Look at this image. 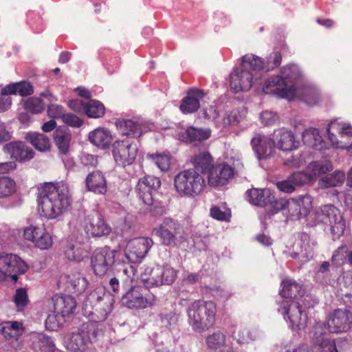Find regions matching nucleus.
<instances>
[{
    "label": "nucleus",
    "mask_w": 352,
    "mask_h": 352,
    "mask_svg": "<svg viewBox=\"0 0 352 352\" xmlns=\"http://www.w3.org/2000/svg\"><path fill=\"white\" fill-rule=\"evenodd\" d=\"M114 299L109 293L98 288L91 291L83 302L85 314L94 321L84 322L77 331L72 332L67 342V349L73 352H85L91 349L100 333L99 322L104 321L113 309Z\"/></svg>",
    "instance_id": "1"
},
{
    "label": "nucleus",
    "mask_w": 352,
    "mask_h": 352,
    "mask_svg": "<svg viewBox=\"0 0 352 352\" xmlns=\"http://www.w3.org/2000/svg\"><path fill=\"white\" fill-rule=\"evenodd\" d=\"M279 294L283 299L276 301L279 306L278 311L284 316L292 330L304 329L308 317L302 311V305L294 300L304 295L302 285L294 280L284 279L281 283Z\"/></svg>",
    "instance_id": "2"
},
{
    "label": "nucleus",
    "mask_w": 352,
    "mask_h": 352,
    "mask_svg": "<svg viewBox=\"0 0 352 352\" xmlns=\"http://www.w3.org/2000/svg\"><path fill=\"white\" fill-rule=\"evenodd\" d=\"M37 203L41 215L49 219H56L71 205L68 188L63 184L45 183L38 188Z\"/></svg>",
    "instance_id": "3"
},
{
    "label": "nucleus",
    "mask_w": 352,
    "mask_h": 352,
    "mask_svg": "<svg viewBox=\"0 0 352 352\" xmlns=\"http://www.w3.org/2000/svg\"><path fill=\"white\" fill-rule=\"evenodd\" d=\"M316 223H322L329 226L333 241L340 239L346 230V221L340 210L333 205H324L314 214Z\"/></svg>",
    "instance_id": "4"
},
{
    "label": "nucleus",
    "mask_w": 352,
    "mask_h": 352,
    "mask_svg": "<svg viewBox=\"0 0 352 352\" xmlns=\"http://www.w3.org/2000/svg\"><path fill=\"white\" fill-rule=\"evenodd\" d=\"M122 252L120 250H113L106 245L96 249L91 256V267L96 276H104L112 270L113 265L120 262Z\"/></svg>",
    "instance_id": "5"
},
{
    "label": "nucleus",
    "mask_w": 352,
    "mask_h": 352,
    "mask_svg": "<svg viewBox=\"0 0 352 352\" xmlns=\"http://www.w3.org/2000/svg\"><path fill=\"white\" fill-rule=\"evenodd\" d=\"M149 287L140 285L131 286L122 294V304L131 309H144L153 306L155 301V297L150 294Z\"/></svg>",
    "instance_id": "6"
},
{
    "label": "nucleus",
    "mask_w": 352,
    "mask_h": 352,
    "mask_svg": "<svg viewBox=\"0 0 352 352\" xmlns=\"http://www.w3.org/2000/svg\"><path fill=\"white\" fill-rule=\"evenodd\" d=\"M117 130L122 135H126L127 138H140L142 135L148 132L156 131L160 129H168L169 126H158L151 121H138L128 118H118L115 122Z\"/></svg>",
    "instance_id": "7"
},
{
    "label": "nucleus",
    "mask_w": 352,
    "mask_h": 352,
    "mask_svg": "<svg viewBox=\"0 0 352 352\" xmlns=\"http://www.w3.org/2000/svg\"><path fill=\"white\" fill-rule=\"evenodd\" d=\"M177 277V271L168 265L147 267L141 274V280L146 287L171 285Z\"/></svg>",
    "instance_id": "8"
},
{
    "label": "nucleus",
    "mask_w": 352,
    "mask_h": 352,
    "mask_svg": "<svg viewBox=\"0 0 352 352\" xmlns=\"http://www.w3.org/2000/svg\"><path fill=\"white\" fill-rule=\"evenodd\" d=\"M28 269L26 263L16 254L0 252V281L10 276L16 282L18 274H25Z\"/></svg>",
    "instance_id": "9"
},
{
    "label": "nucleus",
    "mask_w": 352,
    "mask_h": 352,
    "mask_svg": "<svg viewBox=\"0 0 352 352\" xmlns=\"http://www.w3.org/2000/svg\"><path fill=\"white\" fill-rule=\"evenodd\" d=\"M194 169L184 170L178 173L174 179L176 190L181 195L195 197L198 186V155L193 156Z\"/></svg>",
    "instance_id": "10"
},
{
    "label": "nucleus",
    "mask_w": 352,
    "mask_h": 352,
    "mask_svg": "<svg viewBox=\"0 0 352 352\" xmlns=\"http://www.w3.org/2000/svg\"><path fill=\"white\" fill-rule=\"evenodd\" d=\"M241 165L242 166V164L239 160H237V164H233V166L229 165L225 162L208 165V184L213 187L228 184L234 176V169L239 168Z\"/></svg>",
    "instance_id": "11"
},
{
    "label": "nucleus",
    "mask_w": 352,
    "mask_h": 352,
    "mask_svg": "<svg viewBox=\"0 0 352 352\" xmlns=\"http://www.w3.org/2000/svg\"><path fill=\"white\" fill-rule=\"evenodd\" d=\"M182 227L179 222L172 218H164L162 223L154 231L160 239L162 244L168 247H175L178 238L181 236Z\"/></svg>",
    "instance_id": "12"
},
{
    "label": "nucleus",
    "mask_w": 352,
    "mask_h": 352,
    "mask_svg": "<svg viewBox=\"0 0 352 352\" xmlns=\"http://www.w3.org/2000/svg\"><path fill=\"white\" fill-rule=\"evenodd\" d=\"M327 133L333 147L348 150L352 146V127L332 121L327 127Z\"/></svg>",
    "instance_id": "13"
},
{
    "label": "nucleus",
    "mask_w": 352,
    "mask_h": 352,
    "mask_svg": "<svg viewBox=\"0 0 352 352\" xmlns=\"http://www.w3.org/2000/svg\"><path fill=\"white\" fill-rule=\"evenodd\" d=\"M153 245L150 237H139L133 239L127 243L124 254L121 257H125L129 263H138L146 256Z\"/></svg>",
    "instance_id": "14"
},
{
    "label": "nucleus",
    "mask_w": 352,
    "mask_h": 352,
    "mask_svg": "<svg viewBox=\"0 0 352 352\" xmlns=\"http://www.w3.org/2000/svg\"><path fill=\"white\" fill-rule=\"evenodd\" d=\"M161 184L160 178L146 175L138 180L135 192L144 204L153 205Z\"/></svg>",
    "instance_id": "15"
},
{
    "label": "nucleus",
    "mask_w": 352,
    "mask_h": 352,
    "mask_svg": "<svg viewBox=\"0 0 352 352\" xmlns=\"http://www.w3.org/2000/svg\"><path fill=\"white\" fill-rule=\"evenodd\" d=\"M263 91L266 94H272L279 98L293 99L296 95V89L293 85H288L280 76H274L265 80Z\"/></svg>",
    "instance_id": "16"
},
{
    "label": "nucleus",
    "mask_w": 352,
    "mask_h": 352,
    "mask_svg": "<svg viewBox=\"0 0 352 352\" xmlns=\"http://www.w3.org/2000/svg\"><path fill=\"white\" fill-rule=\"evenodd\" d=\"M321 323L324 327V332H326L327 328L330 333H333L346 332L352 326V314L346 309H338L334 310L330 316L327 322V327L323 322ZM326 335L329 339L328 335ZM330 340H332L331 338Z\"/></svg>",
    "instance_id": "17"
},
{
    "label": "nucleus",
    "mask_w": 352,
    "mask_h": 352,
    "mask_svg": "<svg viewBox=\"0 0 352 352\" xmlns=\"http://www.w3.org/2000/svg\"><path fill=\"white\" fill-rule=\"evenodd\" d=\"M85 230L87 234L93 237H100L108 235L111 228L100 213L94 211L85 219Z\"/></svg>",
    "instance_id": "18"
},
{
    "label": "nucleus",
    "mask_w": 352,
    "mask_h": 352,
    "mask_svg": "<svg viewBox=\"0 0 352 352\" xmlns=\"http://www.w3.org/2000/svg\"><path fill=\"white\" fill-rule=\"evenodd\" d=\"M316 245L314 240L305 233H300L298 239L294 246V252L291 253L292 258L298 259L301 263L307 262L314 256V247Z\"/></svg>",
    "instance_id": "19"
},
{
    "label": "nucleus",
    "mask_w": 352,
    "mask_h": 352,
    "mask_svg": "<svg viewBox=\"0 0 352 352\" xmlns=\"http://www.w3.org/2000/svg\"><path fill=\"white\" fill-rule=\"evenodd\" d=\"M252 73L241 66L233 69L230 75V88L234 93L248 91L252 86Z\"/></svg>",
    "instance_id": "20"
},
{
    "label": "nucleus",
    "mask_w": 352,
    "mask_h": 352,
    "mask_svg": "<svg viewBox=\"0 0 352 352\" xmlns=\"http://www.w3.org/2000/svg\"><path fill=\"white\" fill-rule=\"evenodd\" d=\"M313 340L318 345L316 352H338L334 340L327 338L324 332V327L322 323H316L314 327ZM285 352H313V351H304L301 349H295L293 351L287 350Z\"/></svg>",
    "instance_id": "21"
},
{
    "label": "nucleus",
    "mask_w": 352,
    "mask_h": 352,
    "mask_svg": "<svg viewBox=\"0 0 352 352\" xmlns=\"http://www.w3.org/2000/svg\"><path fill=\"white\" fill-rule=\"evenodd\" d=\"M275 148L283 152H290L296 150L300 146V142L295 139L294 133L287 129L280 128L274 132Z\"/></svg>",
    "instance_id": "22"
},
{
    "label": "nucleus",
    "mask_w": 352,
    "mask_h": 352,
    "mask_svg": "<svg viewBox=\"0 0 352 352\" xmlns=\"http://www.w3.org/2000/svg\"><path fill=\"white\" fill-rule=\"evenodd\" d=\"M87 140L97 148L107 151L111 148L113 137L108 128L98 126L89 132Z\"/></svg>",
    "instance_id": "23"
},
{
    "label": "nucleus",
    "mask_w": 352,
    "mask_h": 352,
    "mask_svg": "<svg viewBox=\"0 0 352 352\" xmlns=\"http://www.w3.org/2000/svg\"><path fill=\"white\" fill-rule=\"evenodd\" d=\"M34 93V87L28 79L10 82L1 89V96H19L22 98L28 97Z\"/></svg>",
    "instance_id": "24"
},
{
    "label": "nucleus",
    "mask_w": 352,
    "mask_h": 352,
    "mask_svg": "<svg viewBox=\"0 0 352 352\" xmlns=\"http://www.w3.org/2000/svg\"><path fill=\"white\" fill-rule=\"evenodd\" d=\"M98 58L109 75L117 72L120 68V61L117 52H113L109 48H100L98 50Z\"/></svg>",
    "instance_id": "25"
},
{
    "label": "nucleus",
    "mask_w": 352,
    "mask_h": 352,
    "mask_svg": "<svg viewBox=\"0 0 352 352\" xmlns=\"http://www.w3.org/2000/svg\"><path fill=\"white\" fill-rule=\"evenodd\" d=\"M140 142L139 140L134 141L129 138L123 140H113L111 148V154H121L122 153L127 154H144V152L140 148Z\"/></svg>",
    "instance_id": "26"
},
{
    "label": "nucleus",
    "mask_w": 352,
    "mask_h": 352,
    "mask_svg": "<svg viewBox=\"0 0 352 352\" xmlns=\"http://www.w3.org/2000/svg\"><path fill=\"white\" fill-rule=\"evenodd\" d=\"M52 300L54 313L60 314L62 318L69 316L76 308L75 298L69 295H56Z\"/></svg>",
    "instance_id": "27"
},
{
    "label": "nucleus",
    "mask_w": 352,
    "mask_h": 352,
    "mask_svg": "<svg viewBox=\"0 0 352 352\" xmlns=\"http://www.w3.org/2000/svg\"><path fill=\"white\" fill-rule=\"evenodd\" d=\"M63 251L65 257L72 261L80 262L89 255V250L85 244L76 241H67Z\"/></svg>",
    "instance_id": "28"
},
{
    "label": "nucleus",
    "mask_w": 352,
    "mask_h": 352,
    "mask_svg": "<svg viewBox=\"0 0 352 352\" xmlns=\"http://www.w3.org/2000/svg\"><path fill=\"white\" fill-rule=\"evenodd\" d=\"M206 341L208 348L214 352H233L231 343L226 340L225 333L221 331L209 335Z\"/></svg>",
    "instance_id": "29"
},
{
    "label": "nucleus",
    "mask_w": 352,
    "mask_h": 352,
    "mask_svg": "<svg viewBox=\"0 0 352 352\" xmlns=\"http://www.w3.org/2000/svg\"><path fill=\"white\" fill-rule=\"evenodd\" d=\"M25 140L38 152L50 151L52 147L50 139L46 135L36 132L28 131L25 133Z\"/></svg>",
    "instance_id": "30"
},
{
    "label": "nucleus",
    "mask_w": 352,
    "mask_h": 352,
    "mask_svg": "<svg viewBox=\"0 0 352 352\" xmlns=\"http://www.w3.org/2000/svg\"><path fill=\"white\" fill-rule=\"evenodd\" d=\"M179 110L184 115L198 111V87L188 89L186 96L180 101Z\"/></svg>",
    "instance_id": "31"
},
{
    "label": "nucleus",
    "mask_w": 352,
    "mask_h": 352,
    "mask_svg": "<svg viewBox=\"0 0 352 352\" xmlns=\"http://www.w3.org/2000/svg\"><path fill=\"white\" fill-rule=\"evenodd\" d=\"M247 200L252 204L263 207L274 199L273 192L268 188H252L245 192Z\"/></svg>",
    "instance_id": "32"
},
{
    "label": "nucleus",
    "mask_w": 352,
    "mask_h": 352,
    "mask_svg": "<svg viewBox=\"0 0 352 352\" xmlns=\"http://www.w3.org/2000/svg\"><path fill=\"white\" fill-rule=\"evenodd\" d=\"M85 184L87 190L96 194L104 195L107 192L106 179L99 171L89 173L86 177Z\"/></svg>",
    "instance_id": "33"
},
{
    "label": "nucleus",
    "mask_w": 352,
    "mask_h": 352,
    "mask_svg": "<svg viewBox=\"0 0 352 352\" xmlns=\"http://www.w3.org/2000/svg\"><path fill=\"white\" fill-rule=\"evenodd\" d=\"M53 138L59 154H68L71 151V132L67 129L59 126L54 132Z\"/></svg>",
    "instance_id": "34"
},
{
    "label": "nucleus",
    "mask_w": 352,
    "mask_h": 352,
    "mask_svg": "<svg viewBox=\"0 0 352 352\" xmlns=\"http://www.w3.org/2000/svg\"><path fill=\"white\" fill-rule=\"evenodd\" d=\"M251 145L256 154H272L275 149L274 139L261 134L252 139Z\"/></svg>",
    "instance_id": "35"
},
{
    "label": "nucleus",
    "mask_w": 352,
    "mask_h": 352,
    "mask_svg": "<svg viewBox=\"0 0 352 352\" xmlns=\"http://www.w3.org/2000/svg\"><path fill=\"white\" fill-rule=\"evenodd\" d=\"M312 207V199L310 195H305L290 200V211L292 215L300 218L306 215Z\"/></svg>",
    "instance_id": "36"
},
{
    "label": "nucleus",
    "mask_w": 352,
    "mask_h": 352,
    "mask_svg": "<svg viewBox=\"0 0 352 352\" xmlns=\"http://www.w3.org/2000/svg\"><path fill=\"white\" fill-rule=\"evenodd\" d=\"M23 323L18 321H6L0 323V333L7 340H18L23 334Z\"/></svg>",
    "instance_id": "37"
},
{
    "label": "nucleus",
    "mask_w": 352,
    "mask_h": 352,
    "mask_svg": "<svg viewBox=\"0 0 352 352\" xmlns=\"http://www.w3.org/2000/svg\"><path fill=\"white\" fill-rule=\"evenodd\" d=\"M303 142L309 147L317 151H323L327 148V143L319 134L318 129L310 128L306 129L302 135Z\"/></svg>",
    "instance_id": "38"
},
{
    "label": "nucleus",
    "mask_w": 352,
    "mask_h": 352,
    "mask_svg": "<svg viewBox=\"0 0 352 352\" xmlns=\"http://www.w3.org/2000/svg\"><path fill=\"white\" fill-rule=\"evenodd\" d=\"M31 340V345L35 352H50L56 347L52 338L43 333L33 334Z\"/></svg>",
    "instance_id": "39"
},
{
    "label": "nucleus",
    "mask_w": 352,
    "mask_h": 352,
    "mask_svg": "<svg viewBox=\"0 0 352 352\" xmlns=\"http://www.w3.org/2000/svg\"><path fill=\"white\" fill-rule=\"evenodd\" d=\"M216 305L212 301H206L201 307L203 316L199 320V329H208L212 327L215 322Z\"/></svg>",
    "instance_id": "40"
},
{
    "label": "nucleus",
    "mask_w": 352,
    "mask_h": 352,
    "mask_svg": "<svg viewBox=\"0 0 352 352\" xmlns=\"http://www.w3.org/2000/svg\"><path fill=\"white\" fill-rule=\"evenodd\" d=\"M84 114L89 118L98 119L102 118L106 113L104 104L96 99H91L85 104Z\"/></svg>",
    "instance_id": "41"
},
{
    "label": "nucleus",
    "mask_w": 352,
    "mask_h": 352,
    "mask_svg": "<svg viewBox=\"0 0 352 352\" xmlns=\"http://www.w3.org/2000/svg\"><path fill=\"white\" fill-rule=\"evenodd\" d=\"M307 168L314 182L318 177L331 172L333 168L331 162L326 158L311 162Z\"/></svg>",
    "instance_id": "42"
},
{
    "label": "nucleus",
    "mask_w": 352,
    "mask_h": 352,
    "mask_svg": "<svg viewBox=\"0 0 352 352\" xmlns=\"http://www.w3.org/2000/svg\"><path fill=\"white\" fill-rule=\"evenodd\" d=\"M280 76L288 85H293L296 88L295 84L300 79L301 73L296 65L289 64L281 68Z\"/></svg>",
    "instance_id": "43"
},
{
    "label": "nucleus",
    "mask_w": 352,
    "mask_h": 352,
    "mask_svg": "<svg viewBox=\"0 0 352 352\" xmlns=\"http://www.w3.org/2000/svg\"><path fill=\"white\" fill-rule=\"evenodd\" d=\"M26 23L35 34L41 33L45 28L40 13L34 10H29L26 12Z\"/></svg>",
    "instance_id": "44"
},
{
    "label": "nucleus",
    "mask_w": 352,
    "mask_h": 352,
    "mask_svg": "<svg viewBox=\"0 0 352 352\" xmlns=\"http://www.w3.org/2000/svg\"><path fill=\"white\" fill-rule=\"evenodd\" d=\"M344 179V173L341 170H336L332 174L321 178L318 184L322 188H328L342 185Z\"/></svg>",
    "instance_id": "45"
},
{
    "label": "nucleus",
    "mask_w": 352,
    "mask_h": 352,
    "mask_svg": "<svg viewBox=\"0 0 352 352\" xmlns=\"http://www.w3.org/2000/svg\"><path fill=\"white\" fill-rule=\"evenodd\" d=\"M241 66L246 70L260 71L265 68L263 60L254 54H245L241 58Z\"/></svg>",
    "instance_id": "46"
},
{
    "label": "nucleus",
    "mask_w": 352,
    "mask_h": 352,
    "mask_svg": "<svg viewBox=\"0 0 352 352\" xmlns=\"http://www.w3.org/2000/svg\"><path fill=\"white\" fill-rule=\"evenodd\" d=\"M176 136L183 142L198 146V126H187L185 131L177 132Z\"/></svg>",
    "instance_id": "47"
},
{
    "label": "nucleus",
    "mask_w": 352,
    "mask_h": 352,
    "mask_svg": "<svg viewBox=\"0 0 352 352\" xmlns=\"http://www.w3.org/2000/svg\"><path fill=\"white\" fill-rule=\"evenodd\" d=\"M300 100L310 106L317 104L320 100L319 91L313 87H305L300 96Z\"/></svg>",
    "instance_id": "48"
},
{
    "label": "nucleus",
    "mask_w": 352,
    "mask_h": 352,
    "mask_svg": "<svg viewBox=\"0 0 352 352\" xmlns=\"http://www.w3.org/2000/svg\"><path fill=\"white\" fill-rule=\"evenodd\" d=\"M88 284L89 283L85 277L78 276L68 281L67 289L70 293L79 296L85 291Z\"/></svg>",
    "instance_id": "49"
},
{
    "label": "nucleus",
    "mask_w": 352,
    "mask_h": 352,
    "mask_svg": "<svg viewBox=\"0 0 352 352\" xmlns=\"http://www.w3.org/2000/svg\"><path fill=\"white\" fill-rule=\"evenodd\" d=\"M23 108L32 114H38L44 110V102L41 97H30L25 100Z\"/></svg>",
    "instance_id": "50"
},
{
    "label": "nucleus",
    "mask_w": 352,
    "mask_h": 352,
    "mask_svg": "<svg viewBox=\"0 0 352 352\" xmlns=\"http://www.w3.org/2000/svg\"><path fill=\"white\" fill-rule=\"evenodd\" d=\"M285 168H299L305 166L307 160L305 155H285L281 160Z\"/></svg>",
    "instance_id": "51"
},
{
    "label": "nucleus",
    "mask_w": 352,
    "mask_h": 352,
    "mask_svg": "<svg viewBox=\"0 0 352 352\" xmlns=\"http://www.w3.org/2000/svg\"><path fill=\"white\" fill-rule=\"evenodd\" d=\"M243 118L242 111L235 109L227 113L217 125L226 127L231 124H237Z\"/></svg>",
    "instance_id": "52"
},
{
    "label": "nucleus",
    "mask_w": 352,
    "mask_h": 352,
    "mask_svg": "<svg viewBox=\"0 0 352 352\" xmlns=\"http://www.w3.org/2000/svg\"><path fill=\"white\" fill-rule=\"evenodd\" d=\"M16 190L15 182L6 176L0 177V198L12 195Z\"/></svg>",
    "instance_id": "53"
},
{
    "label": "nucleus",
    "mask_w": 352,
    "mask_h": 352,
    "mask_svg": "<svg viewBox=\"0 0 352 352\" xmlns=\"http://www.w3.org/2000/svg\"><path fill=\"white\" fill-rule=\"evenodd\" d=\"M14 161L0 163V174L7 173L9 171L16 168L15 161L19 162H28L33 158L34 155H10Z\"/></svg>",
    "instance_id": "54"
},
{
    "label": "nucleus",
    "mask_w": 352,
    "mask_h": 352,
    "mask_svg": "<svg viewBox=\"0 0 352 352\" xmlns=\"http://www.w3.org/2000/svg\"><path fill=\"white\" fill-rule=\"evenodd\" d=\"M295 187L313 184L314 180L310 173L305 171L295 172L289 175Z\"/></svg>",
    "instance_id": "55"
},
{
    "label": "nucleus",
    "mask_w": 352,
    "mask_h": 352,
    "mask_svg": "<svg viewBox=\"0 0 352 352\" xmlns=\"http://www.w3.org/2000/svg\"><path fill=\"white\" fill-rule=\"evenodd\" d=\"M152 162L162 171H168L173 163L172 155H148Z\"/></svg>",
    "instance_id": "56"
},
{
    "label": "nucleus",
    "mask_w": 352,
    "mask_h": 352,
    "mask_svg": "<svg viewBox=\"0 0 352 352\" xmlns=\"http://www.w3.org/2000/svg\"><path fill=\"white\" fill-rule=\"evenodd\" d=\"M14 302L17 311H23L29 303L28 293L25 289L19 288L14 296Z\"/></svg>",
    "instance_id": "57"
},
{
    "label": "nucleus",
    "mask_w": 352,
    "mask_h": 352,
    "mask_svg": "<svg viewBox=\"0 0 352 352\" xmlns=\"http://www.w3.org/2000/svg\"><path fill=\"white\" fill-rule=\"evenodd\" d=\"M203 118L207 122H214L216 124L219 123V112L214 105L205 106V101L202 104Z\"/></svg>",
    "instance_id": "58"
},
{
    "label": "nucleus",
    "mask_w": 352,
    "mask_h": 352,
    "mask_svg": "<svg viewBox=\"0 0 352 352\" xmlns=\"http://www.w3.org/2000/svg\"><path fill=\"white\" fill-rule=\"evenodd\" d=\"M268 204L270 206V210L268 212L269 215L277 213L286 208L290 211V200L283 198L275 199L274 197V199H272V201H270Z\"/></svg>",
    "instance_id": "59"
},
{
    "label": "nucleus",
    "mask_w": 352,
    "mask_h": 352,
    "mask_svg": "<svg viewBox=\"0 0 352 352\" xmlns=\"http://www.w3.org/2000/svg\"><path fill=\"white\" fill-rule=\"evenodd\" d=\"M34 245L41 250H47L52 245V239L49 233L43 228L42 232L35 239Z\"/></svg>",
    "instance_id": "60"
},
{
    "label": "nucleus",
    "mask_w": 352,
    "mask_h": 352,
    "mask_svg": "<svg viewBox=\"0 0 352 352\" xmlns=\"http://www.w3.org/2000/svg\"><path fill=\"white\" fill-rule=\"evenodd\" d=\"M65 114L63 106L58 104H50L47 108V115L52 120H63Z\"/></svg>",
    "instance_id": "61"
},
{
    "label": "nucleus",
    "mask_w": 352,
    "mask_h": 352,
    "mask_svg": "<svg viewBox=\"0 0 352 352\" xmlns=\"http://www.w3.org/2000/svg\"><path fill=\"white\" fill-rule=\"evenodd\" d=\"M198 313V300H195L188 307L187 314L188 317L189 324L192 326V329L196 331L198 329V320L197 316Z\"/></svg>",
    "instance_id": "62"
},
{
    "label": "nucleus",
    "mask_w": 352,
    "mask_h": 352,
    "mask_svg": "<svg viewBox=\"0 0 352 352\" xmlns=\"http://www.w3.org/2000/svg\"><path fill=\"white\" fill-rule=\"evenodd\" d=\"M62 121L68 126L80 128L83 124L84 120L73 113H65Z\"/></svg>",
    "instance_id": "63"
},
{
    "label": "nucleus",
    "mask_w": 352,
    "mask_h": 352,
    "mask_svg": "<svg viewBox=\"0 0 352 352\" xmlns=\"http://www.w3.org/2000/svg\"><path fill=\"white\" fill-rule=\"evenodd\" d=\"M281 61V54L278 52H274L267 57V61L265 64V67L267 71L273 70L280 65Z\"/></svg>",
    "instance_id": "64"
}]
</instances>
